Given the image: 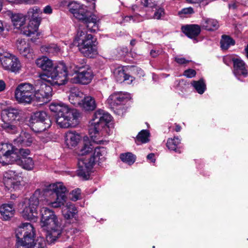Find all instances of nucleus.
Listing matches in <instances>:
<instances>
[{"label":"nucleus","mask_w":248,"mask_h":248,"mask_svg":"<svg viewBox=\"0 0 248 248\" xmlns=\"http://www.w3.org/2000/svg\"><path fill=\"white\" fill-rule=\"evenodd\" d=\"M66 188L62 183L50 185L47 188L41 190L36 189L30 198L25 199L23 202L24 208L21 212L23 217L28 220L36 221L37 217V208L40 202L48 199L46 197L51 196L54 198L51 202L52 206L55 208L61 207L66 201Z\"/></svg>","instance_id":"f257e3e1"},{"label":"nucleus","mask_w":248,"mask_h":248,"mask_svg":"<svg viewBox=\"0 0 248 248\" xmlns=\"http://www.w3.org/2000/svg\"><path fill=\"white\" fill-rule=\"evenodd\" d=\"M49 109L54 113L57 124L61 128L75 127L80 122V111L62 102H52Z\"/></svg>","instance_id":"f03ea898"},{"label":"nucleus","mask_w":248,"mask_h":248,"mask_svg":"<svg viewBox=\"0 0 248 248\" xmlns=\"http://www.w3.org/2000/svg\"><path fill=\"white\" fill-rule=\"evenodd\" d=\"M35 63L44 72L43 75L51 78L53 80V85H64L67 82L68 71L63 62L53 64L52 61L46 57L38 58Z\"/></svg>","instance_id":"7ed1b4c3"},{"label":"nucleus","mask_w":248,"mask_h":248,"mask_svg":"<svg viewBox=\"0 0 248 248\" xmlns=\"http://www.w3.org/2000/svg\"><path fill=\"white\" fill-rule=\"evenodd\" d=\"M41 223L47 228L46 239L49 243H53L61 235L65 226L63 221L59 219L54 212L46 207L41 209Z\"/></svg>","instance_id":"20e7f679"},{"label":"nucleus","mask_w":248,"mask_h":248,"mask_svg":"<svg viewBox=\"0 0 248 248\" xmlns=\"http://www.w3.org/2000/svg\"><path fill=\"white\" fill-rule=\"evenodd\" d=\"M111 116L104 110L99 109L93 116L89 128V134L93 142L101 144L103 141L101 138L103 131L108 132V124L111 120Z\"/></svg>","instance_id":"39448f33"},{"label":"nucleus","mask_w":248,"mask_h":248,"mask_svg":"<svg viewBox=\"0 0 248 248\" xmlns=\"http://www.w3.org/2000/svg\"><path fill=\"white\" fill-rule=\"evenodd\" d=\"M96 38L86 31L78 30L74 41V45L86 57L93 58L97 54Z\"/></svg>","instance_id":"423d86ee"},{"label":"nucleus","mask_w":248,"mask_h":248,"mask_svg":"<svg viewBox=\"0 0 248 248\" xmlns=\"http://www.w3.org/2000/svg\"><path fill=\"white\" fill-rule=\"evenodd\" d=\"M93 154L92 156L87 157H80L78 159L77 174L78 176L83 180H88L90 178V174L95 164L97 157L100 159V157L105 155L107 153L106 149L104 147L97 146L94 147Z\"/></svg>","instance_id":"0eeeda50"},{"label":"nucleus","mask_w":248,"mask_h":248,"mask_svg":"<svg viewBox=\"0 0 248 248\" xmlns=\"http://www.w3.org/2000/svg\"><path fill=\"white\" fill-rule=\"evenodd\" d=\"M30 122L31 128L36 133L46 130L51 125L49 117L44 111H36L32 113Z\"/></svg>","instance_id":"6e6552de"},{"label":"nucleus","mask_w":248,"mask_h":248,"mask_svg":"<svg viewBox=\"0 0 248 248\" xmlns=\"http://www.w3.org/2000/svg\"><path fill=\"white\" fill-rule=\"evenodd\" d=\"M34 85L29 83L19 84L15 91V96L18 102L30 104L34 98Z\"/></svg>","instance_id":"1a4fd4ad"},{"label":"nucleus","mask_w":248,"mask_h":248,"mask_svg":"<svg viewBox=\"0 0 248 248\" xmlns=\"http://www.w3.org/2000/svg\"><path fill=\"white\" fill-rule=\"evenodd\" d=\"M34 88L35 89L34 98L37 101L44 104L51 100L52 95V88L50 86L39 80L37 84L34 85Z\"/></svg>","instance_id":"9d476101"},{"label":"nucleus","mask_w":248,"mask_h":248,"mask_svg":"<svg viewBox=\"0 0 248 248\" xmlns=\"http://www.w3.org/2000/svg\"><path fill=\"white\" fill-rule=\"evenodd\" d=\"M15 148L11 144L1 143L0 144V163L3 166L15 162L17 155Z\"/></svg>","instance_id":"9b49d317"},{"label":"nucleus","mask_w":248,"mask_h":248,"mask_svg":"<svg viewBox=\"0 0 248 248\" xmlns=\"http://www.w3.org/2000/svg\"><path fill=\"white\" fill-rule=\"evenodd\" d=\"M0 61L5 70L16 73L21 69V65L19 59L11 54L5 53L0 55Z\"/></svg>","instance_id":"f8f14e48"},{"label":"nucleus","mask_w":248,"mask_h":248,"mask_svg":"<svg viewBox=\"0 0 248 248\" xmlns=\"http://www.w3.org/2000/svg\"><path fill=\"white\" fill-rule=\"evenodd\" d=\"M69 11L74 16L82 23L91 17L93 13L88 10L86 6L79 4L76 2H71L69 5Z\"/></svg>","instance_id":"ddd939ff"},{"label":"nucleus","mask_w":248,"mask_h":248,"mask_svg":"<svg viewBox=\"0 0 248 248\" xmlns=\"http://www.w3.org/2000/svg\"><path fill=\"white\" fill-rule=\"evenodd\" d=\"M16 239L31 241L34 240L35 231L30 223H22L15 231Z\"/></svg>","instance_id":"4468645a"},{"label":"nucleus","mask_w":248,"mask_h":248,"mask_svg":"<svg viewBox=\"0 0 248 248\" xmlns=\"http://www.w3.org/2000/svg\"><path fill=\"white\" fill-rule=\"evenodd\" d=\"M2 121L18 123L21 117V110L12 107H1Z\"/></svg>","instance_id":"2eb2a0df"},{"label":"nucleus","mask_w":248,"mask_h":248,"mask_svg":"<svg viewBox=\"0 0 248 248\" xmlns=\"http://www.w3.org/2000/svg\"><path fill=\"white\" fill-rule=\"evenodd\" d=\"M75 73V76L71 79V82L74 83L88 84L93 78V72L90 68L78 71Z\"/></svg>","instance_id":"dca6fc26"},{"label":"nucleus","mask_w":248,"mask_h":248,"mask_svg":"<svg viewBox=\"0 0 248 248\" xmlns=\"http://www.w3.org/2000/svg\"><path fill=\"white\" fill-rule=\"evenodd\" d=\"M129 100L128 95L122 93H115L110 95L107 100L109 105L115 107L123 105Z\"/></svg>","instance_id":"f3484780"},{"label":"nucleus","mask_w":248,"mask_h":248,"mask_svg":"<svg viewBox=\"0 0 248 248\" xmlns=\"http://www.w3.org/2000/svg\"><path fill=\"white\" fill-rule=\"evenodd\" d=\"M34 141V138L31 135L26 132H22L19 136L14 140L15 144L19 147H28L31 145Z\"/></svg>","instance_id":"a211bd4d"},{"label":"nucleus","mask_w":248,"mask_h":248,"mask_svg":"<svg viewBox=\"0 0 248 248\" xmlns=\"http://www.w3.org/2000/svg\"><path fill=\"white\" fill-rule=\"evenodd\" d=\"M183 32L189 38L195 39L201 33V26L197 24L187 25L182 27Z\"/></svg>","instance_id":"6ab92c4d"},{"label":"nucleus","mask_w":248,"mask_h":248,"mask_svg":"<svg viewBox=\"0 0 248 248\" xmlns=\"http://www.w3.org/2000/svg\"><path fill=\"white\" fill-rule=\"evenodd\" d=\"M41 13L42 11L40 8L34 6L29 10L25 16L26 18H28L29 21H32L34 24L38 23V26H39L42 20V18L39 16V14Z\"/></svg>","instance_id":"aec40b11"},{"label":"nucleus","mask_w":248,"mask_h":248,"mask_svg":"<svg viewBox=\"0 0 248 248\" xmlns=\"http://www.w3.org/2000/svg\"><path fill=\"white\" fill-rule=\"evenodd\" d=\"M234 68V74L236 76H243L246 77L248 75L247 70L246 68L245 62L241 59H232Z\"/></svg>","instance_id":"412c9836"},{"label":"nucleus","mask_w":248,"mask_h":248,"mask_svg":"<svg viewBox=\"0 0 248 248\" xmlns=\"http://www.w3.org/2000/svg\"><path fill=\"white\" fill-rule=\"evenodd\" d=\"M77 213V209L74 204H70L67 205L66 208L63 211V215L66 219L63 223L64 225L67 223L70 224L71 223L70 220H73V218H74V220H77L76 216Z\"/></svg>","instance_id":"4be33fe9"},{"label":"nucleus","mask_w":248,"mask_h":248,"mask_svg":"<svg viewBox=\"0 0 248 248\" xmlns=\"http://www.w3.org/2000/svg\"><path fill=\"white\" fill-rule=\"evenodd\" d=\"M0 213L4 220L10 219L15 213L14 203L11 202L9 203L2 204L0 207Z\"/></svg>","instance_id":"5701e85b"},{"label":"nucleus","mask_w":248,"mask_h":248,"mask_svg":"<svg viewBox=\"0 0 248 248\" xmlns=\"http://www.w3.org/2000/svg\"><path fill=\"white\" fill-rule=\"evenodd\" d=\"M15 162L21 166L24 169L28 170H32L34 167V161L32 158L30 157H20L17 155Z\"/></svg>","instance_id":"b1692460"},{"label":"nucleus","mask_w":248,"mask_h":248,"mask_svg":"<svg viewBox=\"0 0 248 248\" xmlns=\"http://www.w3.org/2000/svg\"><path fill=\"white\" fill-rule=\"evenodd\" d=\"M86 59H79L76 64L71 65L68 68L66 67V70L68 71V75H73L74 73H77L78 71L83 70V69H87L89 66L86 64Z\"/></svg>","instance_id":"393cba45"},{"label":"nucleus","mask_w":248,"mask_h":248,"mask_svg":"<svg viewBox=\"0 0 248 248\" xmlns=\"http://www.w3.org/2000/svg\"><path fill=\"white\" fill-rule=\"evenodd\" d=\"M97 105L95 99L91 96H84L80 107L85 111H90L94 110Z\"/></svg>","instance_id":"a878e982"},{"label":"nucleus","mask_w":248,"mask_h":248,"mask_svg":"<svg viewBox=\"0 0 248 248\" xmlns=\"http://www.w3.org/2000/svg\"><path fill=\"white\" fill-rule=\"evenodd\" d=\"M0 127L3 130L11 134H17L19 131L18 123L2 121Z\"/></svg>","instance_id":"bb28decb"},{"label":"nucleus","mask_w":248,"mask_h":248,"mask_svg":"<svg viewBox=\"0 0 248 248\" xmlns=\"http://www.w3.org/2000/svg\"><path fill=\"white\" fill-rule=\"evenodd\" d=\"M80 136L76 132H69L66 134L65 143L69 148L75 147L80 139Z\"/></svg>","instance_id":"cd10ccee"},{"label":"nucleus","mask_w":248,"mask_h":248,"mask_svg":"<svg viewBox=\"0 0 248 248\" xmlns=\"http://www.w3.org/2000/svg\"><path fill=\"white\" fill-rule=\"evenodd\" d=\"M10 17L13 26L16 29H20L26 20L25 16L20 13H11Z\"/></svg>","instance_id":"c85d7f7f"},{"label":"nucleus","mask_w":248,"mask_h":248,"mask_svg":"<svg viewBox=\"0 0 248 248\" xmlns=\"http://www.w3.org/2000/svg\"><path fill=\"white\" fill-rule=\"evenodd\" d=\"M38 27V23L34 24L32 21H29L27 26L21 28V32L27 36H31L32 35L34 34L38 36L39 35L37 32Z\"/></svg>","instance_id":"c756f323"},{"label":"nucleus","mask_w":248,"mask_h":248,"mask_svg":"<svg viewBox=\"0 0 248 248\" xmlns=\"http://www.w3.org/2000/svg\"><path fill=\"white\" fill-rule=\"evenodd\" d=\"M83 96L84 94L82 92L78 90L73 89L71 92L69 96V100L71 104L80 106L83 100Z\"/></svg>","instance_id":"7c9ffc66"},{"label":"nucleus","mask_w":248,"mask_h":248,"mask_svg":"<svg viewBox=\"0 0 248 248\" xmlns=\"http://www.w3.org/2000/svg\"><path fill=\"white\" fill-rule=\"evenodd\" d=\"M97 22L96 16L92 14L91 17L87 19L83 24L85 25L89 31L92 32H95L99 30Z\"/></svg>","instance_id":"2f4dec72"},{"label":"nucleus","mask_w":248,"mask_h":248,"mask_svg":"<svg viewBox=\"0 0 248 248\" xmlns=\"http://www.w3.org/2000/svg\"><path fill=\"white\" fill-rule=\"evenodd\" d=\"M219 25L217 20L211 18H203L202 27L203 29L209 31H215L218 29Z\"/></svg>","instance_id":"473e14b6"},{"label":"nucleus","mask_w":248,"mask_h":248,"mask_svg":"<svg viewBox=\"0 0 248 248\" xmlns=\"http://www.w3.org/2000/svg\"><path fill=\"white\" fill-rule=\"evenodd\" d=\"M22 178L19 173L12 170L6 171L4 174L3 183L6 184L8 181L14 182L21 180Z\"/></svg>","instance_id":"72a5a7b5"},{"label":"nucleus","mask_w":248,"mask_h":248,"mask_svg":"<svg viewBox=\"0 0 248 248\" xmlns=\"http://www.w3.org/2000/svg\"><path fill=\"white\" fill-rule=\"evenodd\" d=\"M150 132L148 130H142L137 136L135 142L137 145L147 143L149 141Z\"/></svg>","instance_id":"f704fd0d"},{"label":"nucleus","mask_w":248,"mask_h":248,"mask_svg":"<svg viewBox=\"0 0 248 248\" xmlns=\"http://www.w3.org/2000/svg\"><path fill=\"white\" fill-rule=\"evenodd\" d=\"M220 44L222 49L227 50L231 46L235 45V41L229 35H223L221 36Z\"/></svg>","instance_id":"c9c22d12"},{"label":"nucleus","mask_w":248,"mask_h":248,"mask_svg":"<svg viewBox=\"0 0 248 248\" xmlns=\"http://www.w3.org/2000/svg\"><path fill=\"white\" fill-rule=\"evenodd\" d=\"M4 186L5 188L11 192L19 191L23 187L21 180L14 182L8 181L6 184H4Z\"/></svg>","instance_id":"e433bc0d"},{"label":"nucleus","mask_w":248,"mask_h":248,"mask_svg":"<svg viewBox=\"0 0 248 248\" xmlns=\"http://www.w3.org/2000/svg\"><path fill=\"white\" fill-rule=\"evenodd\" d=\"M93 148H94V146L91 141H84L79 150L78 155L81 156L87 155L93 151Z\"/></svg>","instance_id":"4c0bfd02"},{"label":"nucleus","mask_w":248,"mask_h":248,"mask_svg":"<svg viewBox=\"0 0 248 248\" xmlns=\"http://www.w3.org/2000/svg\"><path fill=\"white\" fill-rule=\"evenodd\" d=\"M191 85L194 87L197 93L202 94L206 89V86L203 78H201L198 81L193 80Z\"/></svg>","instance_id":"58836bf2"},{"label":"nucleus","mask_w":248,"mask_h":248,"mask_svg":"<svg viewBox=\"0 0 248 248\" xmlns=\"http://www.w3.org/2000/svg\"><path fill=\"white\" fill-rule=\"evenodd\" d=\"M180 143V140L178 137H174L173 139H169L166 143V146L170 150L180 153L181 152L177 148V145Z\"/></svg>","instance_id":"ea45409f"},{"label":"nucleus","mask_w":248,"mask_h":248,"mask_svg":"<svg viewBox=\"0 0 248 248\" xmlns=\"http://www.w3.org/2000/svg\"><path fill=\"white\" fill-rule=\"evenodd\" d=\"M41 50L42 52H46L48 54H54L57 53L60 51V48L57 45L53 44L42 46Z\"/></svg>","instance_id":"a19ab883"},{"label":"nucleus","mask_w":248,"mask_h":248,"mask_svg":"<svg viewBox=\"0 0 248 248\" xmlns=\"http://www.w3.org/2000/svg\"><path fill=\"white\" fill-rule=\"evenodd\" d=\"M34 243V240L28 241L27 240L16 239V248H32Z\"/></svg>","instance_id":"79ce46f5"},{"label":"nucleus","mask_w":248,"mask_h":248,"mask_svg":"<svg viewBox=\"0 0 248 248\" xmlns=\"http://www.w3.org/2000/svg\"><path fill=\"white\" fill-rule=\"evenodd\" d=\"M120 157L122 161L130 165L133 164L136 160L135 155L129 152L121 154Z\"/></svg>","instance_id":"37998d69"},{"label":"nucleus","mask_w":248,"mask_h":248,"mask_svg":"<svg viewBox=\"0 0 248 248\" xmlns=\"http://www.w3.org/2000/svg\"><path fill=\"white\" fill-rule=\"evenodd\" d=\"M23 49L19 52L21 55L29 59H33V51L29 44L23 47Z\"/></svg>","instance_id":"c03bdc74"},{"label":"nucleus","mask_w":248,"mask_h":248,"mask_svg":"<svg viewBox=\"0 0 248 248\" xmlns=\"http://www.w3.org/2000/svg\"><path fill=\"white\" fill-rule=\"evenodd\" d=\"M116 80L120 83L125 81L126 73L123 69L118 70L114 72Z\"/></svg>","instance_id":"a18cd8bd"},{"label":"nucleus","mask_w":248,"mask_h":248,"mask_svg":"<svg viewBox=\"0 0 248 248\" xmlns=\"http://www.w3.org/2000/svg\"><path fill=\"white\" fill-rule=\"evenodd\" d=\"M159 0H141L142 4L145 7H149L151 8L158 7Z\"/></svg>","instance_id":"49530a36"},{"label":"nucleus","mask_w":248,"mask_h":248,"mask_svg":"<svg viewBox=\"0 0 248 248\" xmlns=\"http://www.w3.org/2000/svg\"><path fill=\"white\" fill-rule=\"evenodd\" d=\"M22 147H21L19 149L15 148V150L16 152V155L18 153L22 156L21 157H27V155H30V150L28 148H23Z\"/></svg>","instance_id":"de8ad7c7"},{"label":"nucleus","mask_w":248,"mask_h":248,"mask_svg":"<svg viewBox=\"0 0 248 248\" xmlns=\"http://www.w3.org/2000/svg\"><path fill=\"white\" fill-rule=\"evenodd\" d=\"M81 190L79 189L74 190L70 194V198L73 201H77L80 197Z\"/></svg>","instance_id":"09e8293b"},{"label":"nucleus","mask_w":248,"mask_h":248,"mask_svg":"<svg viewBox=\"0 0 248 248\" xmlns=\"http://www.w3.org/2000/svg\"><path fill=\"white\" fill-rule=\"evenodd\" d=\"M16 47L18 51L19 52L23 50V47L26 46L29 44L26 43L25 40L22 39H18L16 41Z\"/></svg>","instance_id":"8fccbe9b"},{"label":"nucleus","mask_w":248,"mask_h":248,"mask_svg":"<svg viewBox=\"0 0 248 248\" xmlns=\"http://www.w3.org/2000/svg\"><path fill=\"white\" fill-rule=\"evenodd\" d=\"M183 75L186 78H192L196 76V72L194 69L189 68L184 72Z\"/></svg>","instance_id":"3c124183"},{"label":"nucleus","mask_w":248,"mask_h":248,"mask_svg":"<svg viewBox=\"0 0 248 248\" xmlns=\"http://www.w3.org/2000/svg\"><path fill=\"white\" fill-rule=\"evenodd\" d=\"M155 8H156V11H155V12L154 13V17L157 19H159L161 18V16H164V9L161 8L157 9L156 7Z\"/></svg>","instance_id":"603ef678"},{"label":"nucleus","mask_w":248,"mask_h":248,"mask_svg":"<svg viewBox=\"0 0 248 248\" xmlns=\"http://www.w3.org/2000/svg\"><path fill=\"white\" fill-rule=\"evenodd\" d=\"M6 33L8 31V29L5 23H4L2 21L0 20V34L2 35H5Z\"/></svg>","instance_id":"864d4df0"},{"label":"nucleus","mask_w":248,"mask_h":248,"mask_svg":"<svg viewBox=\"0 0 248 248\" xmlns=\"http://www.w3.org/2000/svg\"><path fill=\"white\" fill-rule=\"evenodd\" d=\"M194 13V10L192 7H188L183 9L181 11H179L178 14L179 15L185 14H192Z\"/></svg>","instance_id":"5fc2aeb1"},{"label":"nucleus","mask_w":248,"mask_h":248,"mask_svg":"<svg viewBox=\"0 0 248 248\" xmlns=\"http://www.w3.org/2000/svg\"><path fill=\"white\" fill-rule=\"evenodd\" d=\"M175 61L179 64H185L189 62V61L186 60L184 58H175Z\"/></svg>","instance_id":"6e6d98bb"},{"label":"nucleus","mask_w":248,"mask_h":248,"mask_svg":"<svg viewBox=\"0 0 248 248\" xmlns=\"http://www.w3.org/2000/svg\"><path fill=\"white\" fill-rule=\"evenodd\" d=\"M32 248H46L44 243L41 242H35Z\"/></svg>","instance_id":"4d7b16f0"},{"label":"nucleus","mask_w":248,"mask_h":248,"mask_svg":"<svg viewBox=\"0 0 248 248\" xmlns=\"http://www.w3.org/2000/svg\"><path fill=\"white\" fill-rule=\"evenodd\" d=\"M160 54V51L159 50H155L152 49L150 51V55L153 58H156Z\"/></svg>","instance_id":"13d9d810"},{"label":"nucleus","mask_w":248,"mask_h":248,"mask_svg":"<svg viewBox=\"0 0 248 248\" xmlns=\"http://www.w3.org/2000/svg\"><path fill=\"white\" fill-rule=\"evenodd\" d=\"M43 12L45 14H50L52 12V9L51 6H50L49 5H47L44 8Z\"/></svg>","instance_id":"bf43d9fd"},{"label":"nucleus","mask_w":248,"mask_h":248,"mask_svg":"<svg viewBox=\"0 0 248 248\" xmlns=\"http://www.w3.org/2000/svg\"><path fill=\"white\" fill-rule=\"evenodd\" d=\"M239 5V3L237 2H233L229 4V7L230 9H235Z\"/></svg>","instance_id":"052dcab7"},{"label":"nucleus","mask_w":248,"mask_h":248,"mask_svg":"<svg viewBox=\"0 0 248 248\" xmlns=\"http://www.w3.org/2000/svg\"><path fill=\"white\" fill-rule=\"evenodd\" d=\"M6 84L4 81L0 80V92H2L5 89Z\"/></svg>","instance_id":"680f3d73"},{"label":"nucleus","mask_w":248,"mask_h":248,"mask_svg":"<svg viewBox=\"0 0 248 248\" xmlns=\"http://www.w3.org/2000/svg\"><path fill=\"white\" fill-rule=\"evenodd\" d=\"M154 156L155 154L153 153H151L148 155L147 158L149 160H151V161L154 163L155 161V159L154 158Z\"/></svg>","instance_id":"e2e57ef3"},{"label":"nucleus","mask_w":248,"mask_h":248,"mask_svg":"<svg viewBox=\"0 0 248 248\" xmlns=\"http://www.w3.org/2000/svg\"><path fill=\"white\" fill-rule=\"evenodd\" d=\"M125 78H126V79H125V81L129 80L130 83H131L132 82V81L133 80V79H134V78L132 76H131L129 75H127L126 74Z\"/></svg>","instance_id":"0e129e2a"},{"label":"nucleus","mask_w":248,"mask_h":248,"mask_svg":"<svg viewBox=\"0 0 248 248\" xmlns=\"http://www.w3.org/2000/svg\"><path fill=\"white\" fill-rule=\"evenodd\" d=\"M181 129V127L178 124H176L175 131L176 132H179V131H180Z\"/></svg>","instance_id":"69168bd1"},{"label":"nucleus","mask_w":248,"mask_h":248,"mask_svg":"<svg viewBox=\"0 0 248 248\" xmlns=\"http://www.w3.org/2000/svg\"><path fill=\"white\" fill-rule=\"evenodd\" d=\"M245 51L246 52V56L247 58L248 59V44L246 46V47L245 48Z\"/></svg>","instance_id":"338daca9"},{"label":"nucleus","mask_w":248,"mask_h":248,"mask_svg":"<svg viewBox=\"0 0 248 248\" xmlns=\"http://www.w3.org/2000/svg\"><path fill=\"white\" fill-rule=\"evenodd\" d=\"M136 43V40L135 39H132L130 42V45L132 46H134L135 45Z\"/></svg>","instance_id":"774afa93"}]
</instances>
